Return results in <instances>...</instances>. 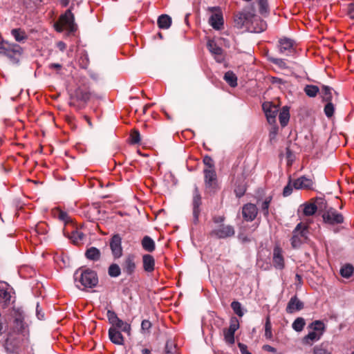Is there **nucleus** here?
Instances as JSON below:
<instances>
[{
	"instance_id": "60",
	"label": "nucleus",
	"mask_w": 354,
	"mask_h": 354,
	"mask_svg": "<svg viewBox=\"0 0 354 354\" xmlns=\"http://www.w3.org/2000/svg\"><path fill=\"white\" fill-rule=\"evenodd\" d=\"M224 220H225V217L221 216H215L213 218V221L215 223H222L224 221Z\"/></svg>"
},
{
	"instance_id": "59",
	"label": "nucleus",
	"mask_w": 354,
	"mask_h": 354,
	"mask_svg": "<svg viewBox=\"0 0 354 354\" xmlns=\"http://www.w3.org/2000/svg\"><path fill=\"white\" fill-rule=\"evenodd\" d=\"M48 67L50 69L60 70L62 68V66L59 64L52 63V64H49Z\"/></svg>"
},
{
	"instance_id": "45",
	"label": "nucleus",
	"mask_w": 354,
	"mask_h": 354,
	"mask_svg": "<svg viewBox=\"0 0 354 354\" xmlns=\"http://www.w3.org/2000/svg\"><path fill=\"white\" fill-rule=\"evenodd\" d=\"M270 203V198H266L263 202H262L261 205V211L263 212V214L264 216L268 215V208Z\"/></svg>"
},
{
	"instance_id": "29",
	"label": "nucleus",
	"mask_w": 354,
	"mask_h": 354,
	"mask_svg": "<svg viewBox=\"0 0 354 354\" xmlns=\"http://www.w3.org/2000/svg\"><path fill=\"white\" fill-rule=\"evenodd\" d=\"M142 246L145 250L149 252H153L156 248L154 241L148 236H145L142 239Z\"/></svg>"
},
{
	"instance_id": "23",
	"label": "nucleus",
	"mask_w": 354,
	"mask_h": 354,
	"mask_svg": "<svg viewBox=\"0 0 354 354\" xmlns=\"http://www.w3.org/2000/svg\"><path fill=\"white\" fill-rule=\"evenodd\" d=\"M109 337L113 344L118 345H122L124 344V337L114 327H111L109 328Z\"/></svg>"
},
{
	"instance_id": "37",
	"label": "nucleus",
	"mask_w": 354,
	"mask_h": 354,
	"mask_svg": "<svg viewBox=\"0 0 354 354\" xmlns=\"http://www.w3.org/2000/svg\"><path fill=\"white\" fill-rule=\"evenodd\" d=\"M269 61H270L272 63L277 66L281 69H286L288 68V66L286 62L285 59H280V58H275L272 57H268Z\"/></svg>"
},
{
	"instance_id": "50",
	"label": "nucleus",
	"mask_w": 354,
	"mask_h": 354,
	"mask_svg": "<svg viewBox=\"0 0 354 354\" xmlns=\"http://www.w3.org/2000/svg\"><path fill=\"white\" fill-rule=\"evenodd\" d=\"M203 162L207 166L206 169H214L213 160L209 156L204 157Z\"/></svg>"
},
{
	"instance_id": "13",
	"label": "nucleus",
	"mask_w": 354,
	"mask_h": 354,
	"mask_svg": "<svg viewBox=\"0 0 354 354\" xmlns=\"http://www.w3.org/2000/svg\"><path fill=\"white\" fill-rule=\"evenodd\" d=\"M262 107L268 122L270 124H274L276 122L277 115L279 112L278 106L270 102H266L263 104Z\"/></svg>"
},
{
	"instance_id": "28",
	"label": "nucleus",
	"mask_w": 354,
	"mask_h": 354,
	"mask_svg": "<svg viewBox=\"0 0 354 354\" xmlns=\"http://www.w3.org/2000/svg\"><path fill=\"white\" fill-rule=\"evenodd\" d=\"M290 119L289 108L283 106L279 114V120L282 127H285L288 123Z\"/></svg>"
},
{
	"instance_id": "15",
	"label": "nucleus",
	"mask_w": 354,
	"mask_h": 354,
	"mask_svg": "<svg viewBox=\"0 0 354 354\" xmlns=\"http://www.w3.org/2000/svg\"><path fill=\"white\" fill-rule=\"evenodd\" d=\"M12 288L6 283V286L0 287V305L3 308L9 306L14 301H12Z\"/></svg>"
},
{
	"instance_id": "21",
	"label": "nucleus",
	"mask_w": 354,
	"mask_h": 354,
	"mask_svg": "<svg viewBox=\"0 0 354 354\" xmlns=\"http://www.w3.org/2000/svg\"><path fill=\"white\" fill-rule=\"evenodd\" d=\"M313 181L311 178L304 176L293 181V187L296 189H311L313 188Z\"/></svg>"
},
{
	"instance_id": "34",
	"label": "nucleus",
	"mask_w": 354,
	"mask_h": 354,
	"mask_svg": "<svg viewBox=\"0 0 354 354\" xmlns=\"http://www.w3.org/2000/svg\"><path fill=\"white\" fill-rule=\"evenodd\" d=\"M319 89L318 86H315V85L309 84V85H306L304 87V92L310 97H315L317 95V93H319Z\"/></svg>"
},
{
	"instance_id": "57",
	"label": "nucleus",
	"mask_w": 354,
	"mask_h": 354,
	"mask_svg": "<svg viewBox=\"0 0 354 354\" xmlns=\"http://www.w3.org/2000/svg\"><path fill=\"white\" fill-rule=\"evenodd\" d=\"M58 217L60 220H62L63 221H66L68 218V215L66 212L60 211L59 212Z\"/></svg>"
},
{
	"instance_id": "41",
	"label": "nucleus",
	"mask_w": 354,
	"mask_h": 354,
	"mask_svg": "<svg viewBox=\"0 0 354 354\" xmlns=\"http://www.w3.org/2000/svg\"><path fill=\"white\" fill-rule=\"evenodd\" d=\"M177 348L172 341H167L165 345L166 354H176Z\"/></svg>"
},
{
	"instance_id": "48",
	"label": "nucleus",
	"mask_w": 354,
	"mask_h": 354,
	"mask_svg": "<svg viewBox=\"0 0 354 354\" xmlns=\"http://www.w3.org/2000/svg\"><path fill=\"white\" fill-rule=\"evenodd\" d=\"M239 328V324L236 319L231 320L230 327L227 328L229 330L235 333L236 330Z\"/></svg>"
},
{
	"instance_id": "19",
	"label": "nucleus",
	"mask_w": 354,
	"mask_h": 354,
	"mask_svg": "<svg viewBox=\"0 0 354 354\" xmlns=\"http://www.w3.org/2000/svg\"><path fill=\"white\" fill-rule=\"evenodd\" d=\"M272 262L273 266L276 269L283 270L285 267L282 250L279 247H275L273 250Z\"/></svg>"
},
{
	"instance_id": "4",
	"label": "nucleus",
	"mask_w": 354,
	"mask_h": 354,
	"mask_svg": "<svg viewBox=\"0 0 354 354\" xmlns=\"http://www.w3.org/2000/svg\"><path fill=\"white\" fill-rule=\"evenodd\" d=\"M55 28L59 32H62L64 29L70 32H73L77 30L75 17L72 13L71 8L68 9L60 16L59 21L55 24Z\"/></svg>"
},
{
	"instance_id": "63",
	"label": "nucleus",
	"mask_w": 354,
	"mask_h": 354,
	"mask_svg": "<svg viewBox=\"0 0 354 354\" xmlns=\"http://www.w3.org/2000/svg\"><path fill=\"white\" fill-rule=\"evenodd\" d=\"M142 354H151V351L148 348H144L142 350Z\"/></svg>"
},
{
	"instance_id": "36",
	"label": "nucleus",
	"mask_w": 354,
	"mask_h": 354,
	"mask_svg": "<svg viewBox=\"0 0 354 354\" xmlns=\"http://www.w3.org/2000/svg\"><path fill=\"white\" fill-rule=\"evenodd\" d=\"M108 273L111 277H118L121 274V268L118 264L113 263L109 267Z\"/></svg>"
},
{
	"instance_id": "35",
	"label": "nucleus",
	"mask_w": 354,
	"mask_h": 354,
	"mask_svg": "<svg viewBox=\"0 0 354 354\" xmlns=\"http://www.w3.org/2000/svg\"><path fill=\"white\" fill-rule=\"evenodd\" d=\"M306 322L304 318L302 317H297L292 323V328L297 331V332H301L304 326H305Z\"/></svg>"
},
{
	"instance_id": "8",
	"label": "nucleus",
	"mask_w": 354,
	"mask_h": 354,
	"mask_svg": "<svg viewBox=\"0 0 354 354\" xmlns=\"http://www.w3.org/2000/svg\"><path fill=\"white\" fill-rule=\"evenodd\" d=\"M323 220L325 223L335 225L341 224L344 222V216L339 213L335 209L330 208L327 209L322 215Z\"/></svg>"
},
{
	"instance_id": "46",
	"label": "nucleus",
	"mask_w": 354,
	"mask_h": 354,
	"mask_svg": "<svg viewBox=\"0 0 354 354\" xmlns=\"http://www.w3.org/2000/svg\"><path fill=\"white\" fill-rule=\"evenodd\" d=\"M15 326L17 328V330L20 333H24V330L25 329V324L24 322L20 319H15Z\"/></svg>"
},
{
	"instance_id": "44",
	"label": "nucleus",
	"mask_w": 354,
	"mask_h": 354,
	"mask_svg": "<svg viewBox=\"0 0 354 354\" xmlns=\"http://www.w3.org/2000/svg\"><path fill=\"white\" fill-rule=\"evenodd\" d=\"M75 93L77 98L81 101L86 102L89 99V94L81 89H77Z\"/></svg>"
},
{
	"instance_id": "27",
	"label": "nucleus",
	"mask_w": 354,
	"mask_h": 354,
	"mask_svg": "<svg viewBox=\"0 0 354 354\" xmlns=\"http://www.w3.org/2000/svg\"><path fill=\"white\" fill-rule=\"evenodd\" d=\"M11 35L13 36L16 41L21 43L28 39L26 32L21 28H14L11 30Z\"/></svg>"
},
{
	"instance_id": "33",
	"label": "nucleus",
	"mask_w": 354,
	"mask_h": 354,
	"mask_svg": "<svg viewBox=\"0 0 354 354\" xmlns=\"http://www.w3.org/2000/svg\"><path fill=\"white\" fill-rule=\"evenodd\" d=\"M332 91L333 88L330 86L323 85L322 86V97L323 100L328 102L332 101Z\"/></svg>"
},
{
	"instance_id": "5",
	"label": "nucleus",
	"mask_w": 354,
	"mask_h": 354,
	"mask_svg": "<svg viewBox=\"0 0 354 354\" xmlns=\"http://www.w3.org/2000/svg\"><path fill=\"white\" fill-rule=\"evenodd\" d=\"M310 327L313 329V331L304 337L303 342L306 344L311 345L313 342L318 341L325 330L324 324L319 320L313 322Z\"/></svg>"
},
{
	"instance_id": "51",
	"label": "nucleus",
	"mask_w": 354,
	"mask_h": 354,
	"mask_svg": "<svg viewBox=\"0 0 354 354\" xmlns=\"http://www.w3.org/2000/svg\"><path fill=\"white\" fill-rule=\"evenodd\" d=\"M151 327V324L149 320L145 319L142 322L141 328L142 330L148 331Z\"/></svg>"
},
{
	"instance_id": "43",
	"label": "nucleus",
	"mask_w": 354,
	"mask_h": 354,
	"mask_svg": "<svg viewBox=\"0 0 354 354\" xmlns=\"http://www.w3.org/2000/svg\"><path fill=\"white\" fill-rule=\"evenodd\" d=\"M335 111V107L331 102H328L324 106V113L328 118L333 116Z\"/></svg>"
},
{
	"instance_id": "54",
	"label": "nucleus",
	"mask_w": 354,
	"mask_h": 354,
	"mask_svg": "<svg viewBox=\"0 0 354 354\" xmlns=\"http://www.w3.org/2000/svg\"><path fill=\"white\" fill-rule=\"evenodd\" d=\"M24 3L27 5V6H31L32 4L34 6H37L41 1L40 0H24Z\"/></svg>"
},
{
	"instance_id": "55",
	"label": "nucleus",
	"mask_w": 354,
	"mask_h": 354,
	"mask_svg": "<svg viewBox=\"0 0 354 354\" xmlns=\"http://www.w3.org/2000/svg\"><path fill=\"white\" fill-rule=\"evenodd\" d=\"M263 349L266 351L270 352V353H276L277 349L274 347H272L270 345L266 344L263 346Z\"/></svg>"
},
{
	"instance_id": "10",
	"label": "nucleus",
	"mask_w": 354,
	"mask_h": 354,
	"mask_svg": "<svg viewBox=\"0 0 354 354\" xmlns=\"http://www.w3.org/2000/svg\"><path fill=\"white\" fill-rule=\"evenodd\" d=\"M235 231L233 226L221 224L214 229L210 234L217 239H227L234 235Z\"/></svg>"
},
{
	"instance_id": "6",
	"label": "nucleus",
	"mask_w": 354,
	"mask_h": 354,
	"mask_svg": "<svg viewBox=\"0 0 354 354\" xmlns=\"http://www.w3.org/2000/svg\"><path fill=\"white\" fill-rule=\"evenodd\" d=\"M308 233L306 226L301 223L297 224L292 232V236L290 239L292 247L295 249L299 248L307 240Z\"/></svg>"
},
{
	"instance_id": "11",
	"label": "nucleus",
	"mask_w": 354,
	"mask_h": 354,
	"mask_svg": "<svg viewBox=\"0 0 354 354\" xmlns=\"http://www.w3.org/2000/svg\"><path fill=\"white\" fill-rule=\"evenodd\" d=\"M209 10L213 12L212 15L209 19V24L215 30H221L223 26V17L222 12L218 7L210 8Z\"/></svg>"
},
{
	"instance_id": "12",
	"label": "nucleus",
	"mask_w": 354,
	"mask_h": 354,
	"mask_svg": "<svg viewBox=\"0 0 354 354\" xmlns=\"http://www.w3.org/2000/svg\"><path fill=\"white\" fill-rule=\"evenodd\" d=\"M109 245L114 259H119L122 256V238L118 234L111 237Z\"/></svg>"
},
{
	"instance_id": "18",
	"label": "nucleus",
	"mask_w": 354,
	"mask_h": 354,
	"mask_svg": "<svg viewBox=\"0 0 354 354\" xmlns=\"http://www.w3.org/2000/svg\"><path fill=\"white\" fill-rule=\"evenodd\" d=\"M279 50L280 53L289 55L295 52L294 41L290 39L283 38L279 41Z\"/></svg>"
},
{
	"instance_id": "56",
	"label": "nucleus",
	"mask_w": 354,
	"mask_h": 354,
	"mask_svg": "<svg viewBox=\"0 0 354 354\" xmlns=\"http://www.w3.org/2000/svg\"><path fill=\"white\" fill-rule=\"evenodd\" d=\"M245 189L243 187L237 188L235 189V193L237 197L241 198L244 195Z\"/></svg>"
},
{
	"instance_id": "49",
	"label": "nucleus",
	"mask_w": 354,
	"mask_h": 354,
	"mask_svg": "<svg viewBox=\"0 0 354 354\" xmlns=\"http://www.w3.org/2000/svg\"><path fill=\"white\" fill-rule=\"evenodd\" d=\"M292 187L293 184H291V182L290 181L288 184L284 187L283 191V196H290L292 192Z\"/></svg>"
},
{
	"instance_id": "40",
	"label": "nucleus",
	"mask_w": 354,
	"mask_h": 354,
	"mask_svg": "<svg viewBox=\"0 0 354 354\" xmlns=\"http://www.w3.org/2000/svg\"><path fill=\"white\" fill-rule=\"evenodd\" d=\"M265 337L266 339H271L272 338V325L270 322V317L268 316L266 317V324H265Z\"/></svg>"
},
{
	"instance_id": "47",
	"label": "nucleus",
	"mask_w": 354,
	"mask_h": 354,
	"mask_svg": "<svg viewBox=\"0 0 354 354\" xmlns=\"http://www.w3.org/2000/svg\"><path fill=\"white\" fill-rule=\"evenodd\" d=\"M131 142L133 144H137L140 140V135L138 131H133L131 134Z\"/></svg>"
},
{
	"instance_id": "39",
	"label": "nucleus",
	"mask_w": 354,
	"mask_h": 354,
	"mask_svg": "<svg viewBox=\"0 0 354 354\" xmlns=\"http://www.w3.org/2000/svg\"><path fill=\"white\" fill-rule=\"evenodd\" d=\"M224 339L228 344H233L234 343V333L229 330L227 328L223 330Z\"/></svg>"
},
{
	"instance_id": "52",
	"label": "nucleus",
	"mask_w": 354,
	"mask_h": 354,
	"mask_svg": "<svg viewBox=\"0 0 354 354\" xmlns=\"http://www.w3.org/2000/svg\"><path fill=\"white\" fill-rule=\"evenodd\" d=\"M238 346L240 349L241 354H252L250 352L248 351V347L245 344L239 342L238 344Z\"/></svg>"
},
{
	"instance_id": "32",
	"label": "nucleus",
	"mask_w": 354,
	"mask_h": 354,
	"mask_svg": "<svg viewBox=\"0 0 354 354\" xmlns=\"http://www.w3.org/2000/svg\"><path fill=\"white\" fill-rule=\"evenodd\" d=\"M224 80L232 87L237 86V77L236 75L232 71H227L225 73Z\"/></svg>"
},
{
	"instance_id": "9",
	"label": "nucleus",
	"mask_w": 354,
	"mask_h": 354,
	"mask_svg": "<svg viewBox=\"0 0 354 354\" xmlns=\"http://www.w3.org/2000/svg\"><path fill=\"white\" fill-rule=\"evenodd\" d=\"M202 204V198L199 193L197 186H194L192 196V211H193V223L197 224L198 222V217L201 213V205Z\"/></svg>"
},
{
	"instance_id": "24",
	"label": "nucleus",
	"mask_w": 354,
	"mask_h": 354,
	"mask_svg": "<svg viewBox=\"0 0 354 354\" xmlns=\"http://www.w3.org/2000/svg\"><path fill=\"white\" fill-rule=\"evenodd\" d=\"M143 269L145 272H151L154 270L155 260L151 254H144L142 256Z\"/></svg>"
},
{
	"instance_id": "14",
	"label": "nucleus",
	"mask_w": 354,
	"mask_h": 354,
	"mask_svg": "<svg viewBox=\"0 0 354 354\" xmlns=\"http://www.w3.org/2000/svg\"><path fill=\"white\" fill-rule=\"evenodd\" d=\"M122 269L124 273L131 275L136 269V256L133 254H127L122 263Z\"/></svg>"
},
{
	"instance_id": "62",
	"label": "nucleus",
	"mask_w": 354,
	"mask_h": 354,
	"mask_svg": "<svg viewBox=\"0 0 354 354\" xmlns=\"http://www.w3.org/2000/svg\"><path fill=\"white\" fill-rule=\"evenodd\" d=\"M59 1L64 7L67 6L69 3V0H59Z\"/></svg>"
},
{
	"instance_id": "58",
	"label": "nucleus",
	"mask_w": 354,
	"mask_h": 354,
	"mask_svg": "<svg viewBox=\"0 0 354 354\" xmlns=\"http://www.w3.org/2000/svg\"><path fill=\"white\" fill-rule=\"evenodd\" d=\"M315 354H330L326 349L323 348H315L314 350Z\"/></svg>"
},
{
	"instance_id": "25",
	"label": "nucleus",
	"mask_w": 354,
	"mask_h": 354,
	"mask_svg": "<svg viewBox=\"0 0 354 354\" xmlns=\"http://www.w3.org/2000/svg\"><path fill=\"white\" fill-rule=\"evenodd\" d=\"M171 18L166 14L161 15L158 18V26L160 29H168L171 25Z\"/></svg>"
},
{
	"instance_id": "22",
	"label": "nucleus",
	"mask_w": 354,
	"mask_h": 354,
	"mask_svg": "<svg viewBox=\"0 0 354 354\" xmlns=\"http://www.w3.org/2000/svg\"><path fill=\"white\" fill-rule=\"evenodd\" d=\"M304 308V304L296 296L291 297L286 307L288 313H293L299 311Z\"/></svg>"
},
{
	"instance_id": "17",
	"label": "nucleus",
	"mask_w": 354,
	"mask_h": 354,
	"mask_svg": "<svg viewBox=\"0 0 354 354\" xmlns=\"http://www.w3.org/2000/svg\"><path fill=\"white\" fill-rule=\"evenodd\" d=\"M257 212V207L252 203L245 204L242 208L243 217L247 221H252L256 218Z\"/></svg>"
},
{
	"instance_id": "38",
	"label": "nucleus",
	"mask_w": 354,
	"mask_h": 354,
	"mask_svg": "<svg viewBox=\"0 0 354 354\" xmlns=\"http://www.w3.org/2000/svg\"><path fill=\"white\" fill-rule=\"evenodd\" d=\"M353 267L350 264H347L341 268L340 274L344 278H349L353 274Z\"/></svg>"
},
{
	"instance_id": "31",
	"label": "nucleus",
	"mask_w": 354,
	"mask_h": 354,
	"mask_svg": "<svg viewBox=\"0 0 354 354\" xmlns=\"http://www.w3.org/2000/svg\"><path fill=\"white\" fill-rule=\"evenodd\" d=\"M301 207H303V213L305 216H313L317 211V207L313 203H305Z\"/></svg>"
},
{
	"instance_id": "64",
	"label": "nucleus",
	"mask_w": 354,
	"mask_h": 354,
	"mask_svg": "<svg viewBox=\"0 0 354 354\" xmlns=\"http://www.w3.org/2000/svg\"><path fill=\"white\" fill-rule=\"evenodd\" d=\"M296 279L299 282L301 281V277L298 274H296Z\"/></svg>"
},
{
	"instance_id": "16",
	"label": "nucleus",
	"mask_w": 354,
	"mask_h": 354,
	"mask_svg": "<svg viewBox=\"0 0 354 354\" xmlns=\"http://www.w3.org/2000/svg\"><path fill=\"white\" fill-rule=\"evenodd\" d=\"M204 178L205 187L210 191L216 188L217 178L216 174L214 169H204Z\"/></svg>"
},
{
	"instance_id": "30",
	"label": "nucleus",
	"mask_w": 354,
	"mask_h": 354,
	"mask_svg": "<svg viewBox=\"0 0 354 354\" xmlns=\"http://www.w3.org/2000/svg\"><path fill=\"white\" fill-rule=\"evenodd\" d=\"M69 238L74 244L78 245L84 240V234L78 230H73L70 234Z\"/></svg>"
},
{
	"instance_id": "42",
	"label": "nucleus",
	"mask_w": 354,
	"mask_h": 354,
	"mask_svg": "<svg viewBox=\"0 0 354 354\" xmlns=\"http://www.w3.org/2000/svg\"><path fill=\"white\" fill-rule=\"evenodd\" d=\"M231 307L234 312L239 317H242L243 315V312L242 310L241 304L239 301H232L231 304Z\"/></svg>"
},
{
	"instance_id": "20",
	"label": "nucleus",
	"mask_w": 354,
	"mask_h": 354,
	"mask_svg": "<svg viewBox=\"0 0 354 354\" xmlns=\"http://www.w3.org/2000/svg\"><path fill=\"white\" fill-rule=\"evenodd\" d=\"M207 46L210 53L215 55L216 62L218 63H222L224 60L223 57V49L218 46L213 40H209Z\"/></svg>"
},
{
	"instance_id": "1",
	"label": "nucleus",
	"mask_w": 354,
	"mask_h": 354,
	"mask_svg": "<svg viewBox=\"0 0 354 354\" xmlns=\"http://www.w3.org/2000/svg\"><path fill=\"white\" fill-rule=\"evenodd\" d=\"M234 23L236 27L241 28L243 26H252L253 31L255 32H261L266 29L267 24L266 21L261 19L255 15L254 10L244 9L239 12L234 18Z\"/></svg>"
},
{
	"instance_id": "2",
	"label": "nucleus",
	"mask_w": 354,
	"mask_h": 354,
	"mask_svg": "<svg viewBox=\"0 0 354 354\" xmlns=\"http://www.w3.org/2000/svg\"><path fill=\"white\" fill-rule=\"evenodd\" d=\"M75 281L77 288H93L98 283V278L95 272L87 269L78 270L74 274Z\"/></svg>"
},
{
	"instance_id": "26",
	"label": "nucleus",
	"mask_w": 354,
	"mask_h": 354,
	"mask_svg": "<svg viewBox=\"0 0 354 354\" xmlns=\"http://www.w3.org/2000/svg\"><path fill=\"white\" fill-rule=\"evenodd\" d=\"M85 256L89 260L97 261L100 259L101 253L97 248L91 247L86 250Z\"/></svg>"
},
{
	"instance_id": "3",
	"label": "nucleus",
	"mask_w": 354,
	"mask_h": 354,
	"mask_svg": "<svg viewBox=\"0 0 354 354\" xmlns=\"http://www.w3.org/2000/svg\"><path fill=\"white\" fill-rule=\"evenodd\" d=\"M23 51V48L19 44L6 40L0 41V55L6 56L12 64L19 63Z\"/></svg>"
},
{
	"instance_id": "53",
	"label": "nucleus",
	"mask_w": 354,
	"mask_h": 354,
	"mask_svg": "<svg viewBox=\"0 0 354 354\" xmlns=\"http://www.w3.org/2000/svg\"><path fill=\"white\" fill-rule=\"evenodd\" d=\"M36 315L39 319H43L44 318V313H43L41 310L39 308V303L37 304Z\"/></svg>"
},
{
	"instance_id": "7",
	"label": "nucleus",
	"mask_w": 354,
	"mask_h": 354,
	"mask_svg": "<svg viewBox=\"0 0 354 354\" xmlns=\"http://www.w3.org/2000/svg\"><path fill=\"white\" fill-rule=\"evenodd\" d=\"M106 315L109 323L112 325L111 327L120 329L122 331L127 333L128 334L130 333V324L120 319L114 311L109 310Z\"/></svg>"
},
{
	"instance_id": "61",
	"label": "nucleus",
	"mask_w": 354,
	"mask_h": 354,
	"mask_svg": "<svg viewBox=\"0 0 354 354\" xmlns=\"http://www.w3.org/2000/svg\"><path fill=\"white\" fill-rule=\"evenodd\" d=\"M57 47L61 50V51H64L66 48V45L64 42L63 41H59L57 42Z\"/></svg>"
}]
</instances>
